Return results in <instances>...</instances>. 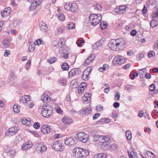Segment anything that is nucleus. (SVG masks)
Returning <instances> with one entry per match:
<instances>
[{"instance_id":"nucleus-63","label":"nucleus","mask_w":158,"mask_h":158,"mask_svg":"<svg viewBox=\"0 0 158 158\" xmlns=\"http://www.w3.org/2000/svg\"><path fill=\"white\" fill-rule=\"evenodd\" d=\"M100 136V135H95L94 136V140L96 142H98Z\"/></svg>"},{"instance_id":"nucleus-49","label":"nucleus","mask_w":158,"mask_h":158,"mask_svg":"<svg viewBox=\"0 0 158 158\" xmlns=\"http://www.w3.org/2000/svg\"><path fill=\"white\" fill-rule=\"evenodd\" d=\"M71 3L70 2L65 3V5H64V8L66 10H69L71 9Z\"/></svg>"},{"instance_id":"nucleus-10","label":"nucleus","mask_w":158,"mask_h":158,"mask_svg":"<svg viewBox=\"0 0 158 158\" xmlns=\"http://www.w3.org/2000/svg\"><path fill=\"white\" fill-rule=\"evenodd\" d=\"M37 151L38 152H40L42 153L46 151V147L42 143H37L35 146Z\"/></svg>"},{"instance_id":"nucleus-39","label":"nucleus","mask_w":158,"mask_h":158,"mask_svg":"<svg viewBox=\"0 0 158 158\" xmlns=\"http://www.w3.org/2000/svg\"><path fill=\"white\" fill-rule=\"evenodd\" d=\"M107 26V23L106 22H101L100 27L102 30L106 29Z\"/></svg>"},{"instance_id":"nucleus-14","label":"nucleus","mask_w":158,"mask_h":158,"mask_svg":"<svg viewBox=\"0 0 158 158\" xmlns=\"http://www.w3.org/2000/svg\"><path fill=\"white\" fill-rule=\"evenodd\" d=\"M95 58V56L94 54H90L84 62V65L85 66L89 65L92 63Z\"/></svg>"},{"instance_id":"nucleus-1","label":"nucleus","mask_w":158,"mask_h":158,"mask_svg":"<svg viewBox=\"0 0 158 158\" xmlns=\"http://www.w3.org/2000/svg\"><path fill=\"white\" fill-rule=\"evenodd\" d=\"M125 44L124 40L123 38H119L116 40H111L108 44V46L112 50L118 51L124 48Z\"/></svg>"},{"instance_id":"nucleus-38","label":"nucleus","mask_w":158,"mask_h":158,"mask_svg":"<svg viewBox=\"0 0 158 158\" xmlns=\"http://www.w3.org/2000/svg\"><path fill=\"white\" fill-rule=\"evenodd\" d=\"M106 156L103 153H100L94 155L93 158H106Z\"/></svg>"},{"instance_id":"nucleus-11","label":"nucleus","mask_w":158,"mask_h":158,"mask_svg":"<svg viewBox=\"0 0 158 158\" xmlns=\"http://www.w3.org/2000/svg\"><path fill=\"white\" fill-rule=\"evenodd\" d=\"M52 148L56 151L62 152L63 150V147L61 143L58 141H56L54 143Z\"/></svg>"},{"instance_id":"nucleus-50","label":"nucleus","mask_w":158,"mask_h":158,"mask_svg":"<svg viewBox=\"0 0 158 158\" xmlns=\"http://www.w3.org/2000/svg\"><path fill=\"white\" fill-rule=\"evenodd\" d=\"M10 77L12 79L15 80L16 79V77L15 76L13 71H12L10 72Z\"/></svg>"},{"instance_id":"nucleus-20","label":"nucleus","mask_w":158,"mask_h":158,"mask_svg":"<svg viewBox=\"0 0 158 158\" xmlns=\"http://www.w3.org/2000/svg\"><path fill=\"white\" fill-rule=\"evenodd\" d=\"M39 27L40 30L43 32L47 31L48 30V26L43 21H41L39 23Z\"/></svg>"},{"instance_id":"nucleus-15","label":"nucleus","mask_w":158,"mask_h":158,"mask_svg":"<svg viewBox=\"0 0 158 158\" xmlns=\"http://www.w3.org/2000/svg\"><path fill=\"white\" fill-rule=\"evenodd\" d=\"M31 4L29 7L30 10H35L37 6L39 5L41 3V1H31Z\"/></svg>"},{"instance_id":"nucleus-18","label":"nucleus","mask_w":158,"mask_h":158,"mask_svg":"<svg viewBox=\"0 0 158 158\" xmlns=\"http://www.w3.org/2000/svg\"><path fill=\"white\" fill-rule=\"evenodd\" d=\"M11 10V8L10 7H8L6 8H5L4 10L1 13L2 17L4 18L8 16L10 14Z\"/></svg>"},{"instance_id":"nucleus-60","label":"nucleus","mask_w":158,"mask_h":158,"mask_svg":"<svg viewBox=\"0 0 158 158\" xmlns=\"http://www.w3.org/2000/svg\"><path fill=\"white\" fill-rule=\"evenodd\" d=\"M55 110L57 113L61 114L62 110L59 106H57L55 108Z\"/></svg>"},{"instance_id":"nucleus-41","label":"nucleus","mask_w":158,"mask_h":158,"mask_svg":"<svg viewBox=\"0 0 158 158\" xmlns=\"http://www.w3.org/2000/svg\"><path fill=\"white\" fill-rule=\"evenodd\" d=\"M65 41L64 38H61L59 40L58 45L61 47L64 44Z\"/></svg>"},{"instance_id":"nucleus-19","label":"nucleus","mask_w":158,"mask_h":158,"mask_svg":"<svg viewBox=\"0 0 158 158\" xmlns=\"http://www.w3.org/2000/svg\"><path fill=\"white\" fill-rule=\"evenodd\" d=\"M30 97L29 95H24L21 97L20 102L21 103H24L30 101Z\"/></svg>"},{"instance_id":"nucleus-28","label":"nucleus","mask_w":158,"mask_h":158,"mask_svg":"<svg viewBox=\"0 0 158 158\" xmlns=\"http://www.w3.org/2000/svg\"><path fill=\"white\" fill-rule=\"evenodd\" d=\"M150 25L152 27L154 28L158 25V20L156 19H152L150 22Z\"/></svg>"},{"instance_id":"nucleus-36","label":"nucleus","mask_w":158,"mask_h":158,"mask_svg":"<svg viewBox=\"0 0 158 158\" xmlns=\"http://www.w3.org/2000/svg\"><path fill=\"white\" fill-rule=\"evenodd\" d=\"M2 44L4 48H7L10 45V41L8 39H6L2 42Z\"/></svg>"},{"instance_id":"nucleus-29","label":"nucleus","mask_w":158,"mask_h":158,"mask_svg":"<svg viewBox=\"0 0 158 158\" xmlns=\"http://www.w3.org/2000/svg\"><path fill=\"white\" fill-rule=\"evenodd\" d=\"M64 30V27L63 26H61L57 29L56 31V34L57 35L61 34Z\"/></svg>"},{"instance_id":"nucleus-22","label":"nucleus","mask_w":158,"mask_h":158,"mask_svg":"<svg viewBox=\"0 0 158 158\" xmlns=\"http://www.w3.org/2000/svg\"><path fill=\"white\" fill-rule=\"evenodd\" d=\"M80 113L85 115H87L90 113L91 111V108L89 107L84 108L83 109L80 110Z\"/></svg>"},{"instance_id":"nucleus-31","label":"nucleus","mask_w":158,"mask_h":158,"mask_svg":"<svg viewBox=\"0 0 158 158\" xmlns=\"http://www.w3.org/2000/svg\"><path fill=\"white\" fill-rule=\"evenodd\" d=\"M70 8L71 9H70L69 10H70L71 12H74L76 11L78 8V6L75 3H71Z\"/></svg>"},{"instance_id":"nucleus-54","label":"nucleus","mask_w":158,"mask_h":158,"mask_svg":"<svg viewBox=\"0 0 158 158\" xmlns=\"http://www.w3.org/2000/svg\"><path fill=\"white\" fill-rule=\"evenodd\" d=\"M155 55V52L152 51H150L148 54L149 58L153 57Z\"/></svg>"},{"instance_id":"nucleus-7","label":"nucleus","mask_w":158,"mask_h":158,"mask_svg":"<svg viewBox=\"0 0 158 158\" xmlns=\"http://www.w3.org/2000/svg\"><path fill=\"white\" fill-rule=\"evenodd\" d=\"M92 70V67L89 66L83 72L81 78L85 81L87 80L89 78L88 76L90 74Z\"/></svg>"},{"instance_id":"nucleus-26","label":"nucleus","mask_w":158,"mask_h":158,"mask_svg":"<svg viewBox=\"0 0 158 158\" xmlns=\"http://www.w3.org/2000/svg\"><path fill=\"white\" fill-rule=\"evenodd\" d=\"M89 154V152L88 150L82 148L81 153V158L86 157L88 156Z\"/></svg>"},{"instance_id":"nucleus-30","label":"nucleus","mask_w":158,"mask_h":158,"mask_svg":"<svg viewBox=\"0 0 158 158\" xmlns=\"http://www.w3.org/2000/svg\"><path fill=\"white\" fill-rule=\"evenodd\" d=\"M146 69L145 68H143L140 69L139 72V74L140 78H142L144 77V75L146 73Z\"/></svg>"},{"instance_id":"nucleus-48","label":"nucleus","mask_w":158,"mask_h":158,"mask_svg":"<svg viewBox=\"0 0 158 158\" xmlns=\"http://www.w3.org/2000/svg\"><path fill=\"white\" fill-rule=\"evenodd\" d=\"M75 24L72 22H70L68 24V28L69 30L73 29L75 28Z\"/></svg>"},{"instance_id":"nucleus-35","label":"nucleus","mask_w":158,"mask_h":158,"mask_svg":"<svg viewBox=\"0 0 158 158\" xmlns=\"http://www.w3.org/2000/svg\"><path fill=\"white\" fill-rule=\"evenodd\" d=\"M145 155L147 158H154L155 157L153 153L149 151H147Z\"/></svg>"},{"instance_id":"nucleus-3","label":"nucleus","mask_w":158,"mask_h":158,"mask_svg":"<svg viewBox=\"0 0 158 158\" xmlns=\"http://www.w3.org/2000/svg\"><path fill=\"white\" fill-rule=\"evenodd\" d=\"M41 112L42 116L45 118H49L52 114L53 108L48 104H45L43 106Z\"/></svg>"},{"instance_id":"nucleus-52","label":"nucleus","mask_w":158,"mask_h":158,"mask_svg":"<svg viewBox=\"0 0 158 158\" xmlns=\"http://www.w3.org/2000/svg\"><path fill=\"white\" fill-rule=\"evenodd\" d=\"M120 98V94L119 92H117L116 93L114 96V100L118 101L119 100Z\"/></svg>"},{"instance_id":"nucleus-13","label":"nucleus","mask_w":158,"mask_h":158,"mask_svg":"<svg viewBox=\"0 0 158 158\" xmlns=\"http://www.w3.org/2000/svg\"><path fill=\"white\" fill-rule=\"evenodd\" d=\"M18 128L17 127H12L8 129L6 134L8 136H11L15 135L18 130Z\"/></svg>"},{"instance_id":"nucleus-33","label":"nucleus","mask_w":158,"mask_h":158,"mask_svg":"<svg viewBox=\"0 0 158 158\" xmlns=\"http://www.w3.org/2000/svg\"><path fill=\"white\" fill-rule=\"evenodd\" d=\"M109 66L108 64H104L102 67L100 68L98 70L100 72H103L108 69Z\"/></svg>"},{"instance_id":"nucleus-53","label":"nucleus","mask_w":158,"mask_h":158,"mask_svg":"<svg viewBox=\"0 0 158 158\" xmlns=\"http://www.w3.org/2000/svg\"><path fill=\"white\" fill-rule=\"evenodd\" d=\"M84 42V40L83 39H81V40L79 41L77 40L76 42V44L79 47H81V46L82 44Z\"/></svg>"},{"instance_id":"nucleus-43","label":"nucleus","mask_w":158,"mask_h":158,"mask_svg":"<svg viewBox=\"0 0 158 158\" xmlns=\"http://www.w3.org/2000/svg\"><path fill=\"white\" fill-rule=\"evenodd\" d=\"M110 121V119L108 118H101L100 120V122L102 123H109Z\"/></svg>"},{"instance_id":"nucleus-58","label":"nucleus","mask_w":158,"mask_h":158,"mask_svg":"<svg viewBox=\"0 0 158 158\" xmlns=\"http://www.w3.org/2000/svg\"><path fill=\"white\" fill-rule=\"evenodd\" d=\"M20 23V21L19 20H16L14 22L13 25L14 27H16L19 25Z\"/></svg>"},{"instance_id":"nucleus-23","label":"nucleus","mask_w":158,"mask_h":158,"mask_svg":"<svg viewBox=\"0 0 158 158\" xmlns=\"http://www.w3.org/2000/svg\"><path fill=\"white\" fill-rule=\"evenodd\" d=\"M61 120L64 124L69 125L71 124L73 122L72 119L68 116L64 117Z\"/></svg>"},{"instance_id":"nucleus-46","label":"nucleus","mask_w":158,"mask_h":158,"mask_svg":"<svg viewBox=\"0 0 158 158\" xmlns=\"http://www.w3.org/2000/svg\"><path fill=\"white\" fill-rule=\"evenodd\" d=\"M118 148V146L115 143H113L109 147V149L111 150H114Z\"/></svg>"},{"instance_id":"nucleus-59","label":"nucleus","mask_w":158,"mask_h":158,"mask_svg":"<svg viewBox=\"0 0 158 158\" xmlns=\"http://www.w3.org/2000/svg\"><path fill=\"white\" fill-rule=\"evenodd\" d=\"M94 9H97L98 10H102V6L99 4H97L94 6Z\"/></svg>"},{"instance_id":"nucleus-17","label":"nucleus","mask_w":158,"mask_h":158,"mask_svg":"<svg viewBox=\"0 0 158 158\" xmlns=\"http://www.w3.org/2000/svg\"><path fill=\"white\" fill-rule=\"evenodd\" d=\"M127 152L129 158H138V154L133 149V148H131Z\"/></svg>"},{"instance_id":"nucleus-57","label":"nucleus","mask_w":158,"mask_h":158,"mask_svg":"<svg viewBox=\"0 0 158 158\" xmlns=\"http://www.w3.org/2000/svg\"><path fill=\"white\" fill-rule=\"evenodd\" d=\"M31 64V61L30 60H28L25 65V68L27 70L30 67Z\"/></svg>"},{"instance_id":"nucleus-51","label":"nucleus","mask_w":158,"mask_h":158,"mask_svg":"<svg viewBox=\"0 0 158 158\" xmlns=\"http://www.w3.org/2000/svg\"><path fill=\"white\" fill-rule=\"evenodd\" d=\"M13 110L15 112H19V106L16 105H14L13 106Z\"/></svg>"},{"instance_id":"nucleus-12","label":"nucleus","mask_w":158,"mask_h":158,"mask_svg":"<svg viewBox=\"0 0 158 158\" xmlns=\"http://www.w3.org/2000/svg\"><path fill=\"white\" fill-rule=\"evenodd\" d=\"M82 148L76 147L73 150V155L76 158H81V153Z\"/></svg>"},{"instance_id":"nucleus-56","label":"nucleus","mask_w":158,"mask_h":158,"mask_svg":"<svg viewBox=\"0 0 158 158\" xmlns=\"http://www.w3.org/2000/svg\"><path fill=\"white\" fill-rule=\"evenodd\" d=\"M59 82L62 85H64L67 83V81L65 79H62L59 80Z\"/></svg>"},{"instance_id":"nucleus-16","label":"nucleus","mask_w":158,"mask_h":158,"mask_svg":"<svg viewBox=\"0 0 158 158\" xmlns=\"http://www.w3.org/2000/svg\"><path fill=\"white\" fill-rule=\"evenodd\" d=\"M64 143L66 145L69 146L73 145L76 144L75 140L72 137L66 138L64 140Z\"/></svg>"},{"instance_id":"nucleus-34","label":"nucleus","mask_w":158,"mask_h":158,"mask_svg":"<svg viewBox=\"0 0 158 158\" xmlns=\"http://www.w3.org/2000/svg\"><path fill=\"white\" fill-rule=\"evenodd\" d=\"M78 70L77 69H71L69 73V76L70 77H73L75 75Z\"/></svg>"},{"instance_id":"nucleus-40","label":"nucleus","mask_w":158,"mask_h":158,"mask_svg":"<svg viewBox=\"0 0 158 158\" xmlns=\"http://www.w3.org/2000/svg\"><path fill=\"white\" fill-rule=\"evenodd\" d=\"M126 136L128 140H130L132 138L131 133V131H127L125 133Z\"/></svg>"},{"instance_id":"nucleus-55","label":"nucleus","mask_w":158,"mask_h":158,"mask_svg":"<svg viewBox=\"0 0 158 158\" xmlns=\"http://www.w3.org/2000/svg\"><path fill=\"white\" fill-rule=\"evenodd\" d=\"M84 88L80 85L78 87V91L79 93H82L84 91Z\"/></svg>"},{"instance_id":"nucleus-37","label":"nucleus","mask_w":158,"mask_h":158,"mask_svg":"<svg viewBox=\"0 0 158 158\" xmlns=\"http://www.w3.org/2000/svg\"><path fill=\"white\" fill-rule=\"evenodd\" d=\"M22 123L27 126H29L31 124V122L30 119L29 118V120L26 119H23L21 120Z\"/></svg>"},{"instance_id":"nucleus-4","label":"nucleus","mask_w":158,"mask_h":158,"mask_svg":"<svg viewBox=\"0 0 158 158\" xmlns=\"http://www.w3.org/2000/svg\"><path fill=\"white\" fill-rule=\"evenodd\" d=\"M126 59L124 56L120 55L116 56L113 60V63L114 65H121L125 62Z\"/></svg>"},{"instance_id":"nucleus-32","label":"nucleus","mask_w":158,"mask_h":158,"mask_svg":"<svg viewBox=\"0 0 158 158\" xmlns=\"http://www.w3.org/2000/svg\"><path fill=\"white\" fill-rule=\"evenodd\" d=\"M78 85V82L75 80L72 81L70 84L71 87L72 88H76L77 86Z\"/></svg>"},{"instance_id":"nucleus-8","label":"nucleus","mask_w":158,"mask_h":158,"mask_svg":"<svg viewBox=\"0 0 158 158\" xmlns=\"http://www.w3.org/2000/svg\"><path fill=\"white\" fill-rule=\"evenodd\" d=\"M127 9L128 8L126 6L122 5L116 8L115 11L118 14H121L124 13Z\"/></svg>"},{"instance_id":"nucleus-64","label":"nucleus","mask_w":158,"mask_h":158,"mask_svg":"<svg viewBox=\"0 0 158 158\" xmlns=\"http://www.w3.org/2000/svg\"><path fill=\"white\" fill-rule=\"evenodd\" d=\"M33 127L35 128L38 129L40 127V124L38 122H36L34 123Z\"/></svg>"},{"instance_id":"nucleus-5","label":"nucleus","mask_w":158,"mask_h":158,"mask_svg":"<svg viewBox=\"0 0 158 158\" xmlns=\"http://www.w3.org/2000/svg\"><path fill=\"white\" fill-rule=\"evenodd\" d=\"M75 137L79 141L85 143L88 140L89 136L88 135L85 133L81 132L75 135Z\"/></svg>"},{"instance_id":"nucleus-42","label":"nucleus","mask_w":158,"mask_h":158,"mask_svg":"<svg viewBox=\"0 0 158 158\" xmlns=\"http://www.w3.org/2000/svg\"><path fill=\"white\" fill-rule=\"evenodd\" d=\"M58 18L61 21H64L65 18V16L62 13H59L58 15Z\"/></svg>"},{"instance_id":"nucleus-27","label":"nucleus","mask_w":158,"mask_h":158,"mask_svg":"<svg viewBox=\"0 0 158 158\" xmlns=\"http://www.w3.org/2000/svg\"><path fill=\"white\" fill-rule=\"evenodd\" d=\"M152 16V19H158V8L155 7L153 9Z\"/></svg>"},{"instance_id":"nucleus-25","label":"nucleus","mask_w":158,"mask_h":158,"mask_svg":"<svg viewBox=\"0 0 158 158\" xmlns=\"http://www.w3.org/2000/svg\"><path fill=\"white\" fill-rule=\"evenodd\" d=\"M41 100L44 103H47L51 101V98L46 94H43L41 97Z\"/></svg>"},{"instance_id":"nucleus-47","label":"nucleus","mask_w":158,"mask_h":158,"mask_svg":"<svg viewBox=\"0 0 158 158\" xmlns=\"http://www.w3.org/2000/svg\"><path fill=\"white\" fill-rule=\"evenodd\" d=\"M56 59H57L56 57H50L48 60L47 61L48 63H49L50 64H51L54 62L56 60Z\"/></svg>"},{"instance_id":"nucleus-45","label":"nucleus","mask_w":158,"mask_h":158,"mask_svg":"<svg viewBox=\"0 0 158 158\" xmlns=\"http://www.w3.org/2000/svg\"><path fill=\"white\" fill-rule=\"evenodd\" d=\"M35 44H30L28 47V49L30 52H33L35 48Z\"/></svg>"},{"instance_id":"nucleus-2","label":"nucleus","mask_w":158,"mask_h":158,"mask_svg":"<svg viewBox=\"0 0 158 158\" xmlns=\"http://www.w3.org/2000/svg\"><path fill=\"white\" fill-rule=\"evenodd\" d=\"M89 22L93 26L98 24L102 19V16L100 14H91L89 16Z\"/></svg>"},{"instance_id":"nucleus-9","label":"nucleus","mask_w":158,"mask_h":158,"mask_svg":"<svg viewBox=\"0 0 158 158\" xmlns=\"http://www.w3.org/2000/svg\"><path fill=\"white\" fill-rule=\"evenodd\" d=\"M91 94L90 93H86L82 97V99L85 104H89L91 102Z\"/></svg>"},{"instance_id":"nucleus-61","label":"nucleus","mask_w":158,"mask_h":158,"mask_svg":"<svg viewBox=\"0 0 158 158\" xmlns=\"http://www.w3.org/2000/svg\"><path fill=\"white\" fill-rule=\"evenodd\" d=\"M138 75V73L137 72H134L133 74L130 75V77L131 79H133L135 76Z\"/></svg>"},{"instance_id":"nucleus-21","label":"nucleus","mask_w":158,"mask_h":158,"mask_svg":"<svg viewBox=\"0 0 158 158\" xmlns=\"http://www.w3.org/2000/svg\"><path fill=\"white\" fill-rule=\"evenodd\" d=\"M32 146V143L30 141H28L22 145V148L23 150H28Z\"/></svg>"},{"instance_id":"nucleus-6","label":"nucleus","mask_w":158,"mask_h":158,"mask_svg":"<svg viewBox=\"0 0 158 158\" xmlns=\"http://www.w3.org/2000/svg\"><path fill=\"white\" fill-rule=\"evenodd\" d=\"M110 142V139L108 136H103L101 144V147L104 150H107L108 148V144Z\"/></svg>"},{"instance_id":"nucleus-62","label":"nucleus","mask_w":158,"mask_h":158,"mask_svg":"<svg viewBox=\"0 0 158 158\" xmlns=\"http://www.w3.org/2000/svg\"><path fill=\"white\" fill-rule=\"evenodd\" d=\"M149 88L150 91H153L155 88V86L154 84H152L149 86Z\"/></svg>"},{"instance_id":"nucleus-24","label":"nucleus","mask_w":158,"mask_h":158,"mask_svg":"<svg viewBox=\"0 0 158 158\" xmlns=\"http://www.w3.org/2000/svg\"><path fill=\"white\" fill-rule=\"evenodd\" d=\"M41 129L42 132L44 134H48L50 131V127L47 125L43 126Z\"/></svg>"},{"instance_id":"nucleus-44","label":"nucleus","mask_w":158,"mask_h":158,"mask_svg":"<svg viewBox=\"0 0 158 158\" xmlns=\"http://www.w3.org/2000/svg\"><path fill=\"white\" fill-rule=\"evenodd\" d=\"M61 68L62 69L64 70H67L69 69V66L67 63H64L62 65Z\"/></svg>"}]
</instances>
